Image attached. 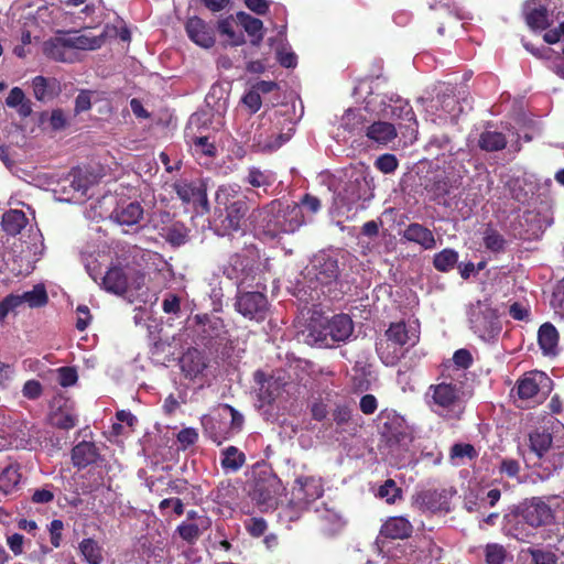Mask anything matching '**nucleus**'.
<instances>
[{
	"label": "nucleus",
	"instance_id": "nucleus-57",
	"mask_svg": "<svg viewBox=\"0 0 564 564\" xmlns=\"http://www.w3.org/2000/svg\"><path fill=\"white\" fill-rule=\"evenodd\" d=\"M401 490L392 479L384 481L378 490V496L384 499L388 503H394L400 497Z\"/></svg>",
	"mask_w": 564,
	"mask_h": 564
},
{
	"label": "nucleus",
	"instance_id": "nucleus-49",
	"mask_svg": "<svg viewBox=\"0 0 564 564\" xmlns=\"http://www.w3.org/2000/svg\"><path fill=\"white\" fill-rule=\"evenodd\" d=\"M364 123L362 113L349 109L343 115L340 126L349 133L356 134L364 130Z\"/></svg>",
	"mask_w": 564,
	"mask_h": 564
},
{
	"label": "nucleus",
	"instance_id": "nucleus-31",
	"mask_svg": "<svg viewBox=\"0 0 564 564\" xmlns=\"http://www.w3.org/2000/svg\"><path fill=\"white\" fill-rule=\"evenodd\" d=\"M246 463V455L236 446L220 452V466L226 474L237 473Z\"/></svg>",
	"mask_w": 564,
	"mask_h": 564
},
{
	"label": "nucleus",
	"instance_id": "nucleus-37",
	"mask_svg": "<svg viewBox=\"0 0 564 564\" xmlns=\"http://www.w3.org/2000/svg\"><path fill=\"white\" fill-rule=\"evenodd\" d=\"M381 532L387 538L404 539L411 534L412 525L403 517H393L383 524Z\"/></svg>",
	"mask_w": 564,
	"mask_h": 564
},
{
	"label": "nucleus",
	"instance_id": "nucleus-20",
	"mask_svg": "<svg viewBox=\"0 0 564 564\" xmlns=\"http://www.w3.org/2000/svg\"><path fill=\"white\" fill-rule=\"evenodd\" d=\"M316 512L321 522V529L326 535H336L346 527L347 521L338 510L324 506L317 509Z\"/></svg>",
	"mask_w": 564,
	"mask_h": 564
},
{
	"label": "nucleus",
	"instance_id": "nucleus-19",
	"mask_svg": "<svg viewBox=\"0 0 564 564\" xmlns=\"http://www.w3.org/2000/svg\"><path fill=\"white\" fill-rule=\"evenodd\" d=\"M178 198L184 203L199 205L208 209L207 194L203 185H196L187 182H177L173 185Z\"/></svg>",
	"mask_w": 564,
	"mask_h": 564
},
{
	"label": "nucleus",
	"instance_id": "nucleus-27",
	"mask_svg": "<svg viewBox=\"0 0 564 564\" xmlns=\"http://www.w3.org/2000/svg\"><path fill=\"white\" fill-rule=\"evenodd\" d=\"M269 44L275 48L276 58L283 67L291 68L296 66V55L290 48L283 30L279 32L275 39H270Z\"/></svg>",
	"mask_w": 564,
	"mask_h": 564
},
{
	"label": "nucleus",
	"instance_id": "nucleus-52",
	"mask_svg": "<svg viewBox=\"0 0 564 564\" xmlns=\"http://www.w3.org/2000/svg\"><path fill=\"white\" fill-rule=\"evenodd\" d=\"M247 182L253 187H267L274 182L273 175L268 171L251 167L247 175Z\"/></svg>",
	"mask_w": 564,
	"mask_h": 564
},
{
	"label": "nucleus",
	"instance_id": "nucleus-46",
	"mask_svg": "<svg viewBox=\"0 0 564 564\" xmlns=\"http://www.w3.org/2000/svg\"><path fill=\"white\" fill-rule=\"evenodd\" d=\"M478 144L485 151H499L506 147L507 140L501 132L484 131L480 134Z\"/></svg>",
	"mask_w": 564,
	"mask_h": 564
},
{
	"label": "nucleus",
	"instance_id": "nucleus-54",
	"mask_svg": "<svg viewBox=\"0 0 564 564\" xmlns=\"http://www.w3.org/2000/svg\"><path fill=\"white\" fill-rule=\"evenodd\" d=\"M23 303H28L30 307H40L46 304L47 294L43 285H35L33 290L22 294Z\"/></svg>",
	"mask_w": 564,
	"mask_h": 564
},
{
	"label": "nucleus",
	"instance_id": "nucleus-24",
	"mask_svg": "<svg viewBox=\"0 0 564 564\" xmlns=\"http://www.w3.org/2000/svg\"><path fill=\"white\" fill-rule=\"evenodd\" d=\"M207 367L206 358L199 350L188 349L181 358V368L186 377L196 378Z\"/></svg>",
	"mask_w": 564,
	"mask_h": 564
},
{
	"label": "nucleus",
	"instance_id": "nucleus-9",
	"mask_svg": "<svg viewBox=\"0 0 564 564\" xmlns=\"http://www.w3.org/2000/svg\"><path fill=\"white\" fill-rule=\"evenodd\" d=\"M145 284V275L130 268L112 265L102 278L101 285L109 292L123 295L128 292H139Z\"/></svg>",
	"mask_w": 564,
	"mask_h": 564
},
{
	"label": "nucleus",
	"instance_id": "nucleus-59",
	"mask_svg": "<svg viewBox=\"0 0 564 564\" xmlns=\"http://www.w3.org/2000/svg\"><path fill=\"white\" fill-rule=\"evenodd\" d=\"M23 303V297L17 294H10L0 302V321H3L7 315L19 307Z\"/></svg>",
	"mask_w": 564,
	"mask_h": 564
},
{
	"label": "nucleus",
	"instance_id": "nucleus-47",
	"mask_svg": "<svg viewBox=\"0 0 564 564\" xmlns=\"http://www.w3.org/2000/svg\"><path fill=\"white\" fill-rule=\"evenodd\" d=\"M236 24V20L234 17H228L218 22V31L223 36L227 37V43L230 45H240L245 42L243 34L241 32H236L234 26Z\"/></svg>",
	"mask_w": 564,
	"mask_h": 564
},
{
	"label": "nucleus",
	"instance_id": "nucleus-64",
	"mask_svg": "<svg viewBox=\"0 0 564 564\" xmlns=\"http://www.w3.org/2000/svg\"><path fill=\"white\" fill-rule=\"evenodd\" d=\"M198 440V433L193 427H186L178 432L177 441L182 445L183 448H186L196 443Z\"/></svg>",
	"mask_w": 564,
	"mask_h": 564
},
{
	"label": "nucleus",
	"instance_id": "nucleus-21",
	"mask_svg": "<svg viewBox=\"0 0 564 564\" xmlns=\"http://www.w3.org/2000/svg\"><path fill=\"white\" fill-rule=\"evenodd\" d=\"M533 530L534 528L524 522L520 512H511L503 518L505 533L519 541H529L534 534Z\"/></svg>",
	"mask_w": 564,
	"mask_h": 564
},
{
	"label": "nucleus",
	"instance_id": "nucleus-55",
	"mask_svg": "<svg viewBox=\"0 0 564 564\" xmlns=\"http://www.w3.org/2000/svg\"><path fill=\"white\" fill-rule=\"evenodd\" d=\"M196 319L202 325V333L205 337H216L220 334L223 328V322L218 317H208V316H196Z\"/></svg>",
	"mask_w": 564,
	"mask_h": 564
},
{
	"label": "nucleus",
	"instance_id": "nucleus-11",
	"mask_svg": "<svg viewBox=\"0 0 564 564\" xmlns=\"http://www.w3.org/2000/svg\"><path fill=\"white\" fill-rule=\"evenodd\" d=\"M338 272L337 260L326 252H318L305 268V278L310 281V286L316 289L318 285L332 284Z\"/></svg>",
	"mask_w": 564,
	"mask_h": 564
},
{
	"label": "nucleus",
	"instance_id": "nucleus-43",
	"mask_svg": "<svg viewBox=\"0 0 564 564\" xmlns=\"http://www.w3.org/2000/svg\"><path fill=\"white\" fill-rule=\"evenodd\" d=\"M78 550L86 562L89 564H101L104 561L102 549L97 541L88 538L84 539Z\"/></svg>",
	"mask_w": 564,
	"mask_h": 564
},
{
	"label": "nucleus",
	"instance_id": "nucleus-1",
	"mask_svg": "<svg viewBox=\"0 0 564 564\" xmlns=\"http://www.w3.org/2000/svg\"><path fill=\"white\" fill-rule=\"evenodd\" d=\"M259 230L269 239L281 238L297 231L305 223V216L296 203L272 200L251 214Z\"/></svg>",
	"mask_w": 564,
	"mask_h": 564
},
{
	"label": "nucleus",
	"instance_id": "nucleus-29",
	"mask_svg": "<svg viewBox=\"0 0 564 564\" xmlns=\"http://www.w3.org/2000/svg\"><path fill=\"white\" fill-rule=\"evenodd\" d=\"M98 457L94 443L80 442L72 451V460L75 467L85 468L96 462Z\"/></svg>",
	"mask_w": 564,
	"mask_h": 564
},
{
	"label": "nucleus",
	"instance_id": "nucleus-26",
	"mask_svg": "<svg viewBox=\"0 0 564 564\" xmlns=\"http://www.w3.org/2000/svg\"><path fill=\"white\" fill-rule=\"evenodd\" d=\"M93 181L90 176L83 172L82 170L73 171L69 174V191L72 195L68 197V200L80 202L83 200L87 194Z\"/></svg>",
	"mask_w": 564,
	"mask_h": 564
},
{
	"label": "nucleus",
	"instance_id": "nucleus-12",
	"mask_svg": "<svg viewBox=\"0 0 564 564\" xmlns=\"http://www.w3.org/2000/svg\"><path fill=\"white\" fill-rule=\"evenodd\" d=\"M558 499L557 496H551L547 500L532 498L522 505L519 512L522 514L524 522L531 528L547 525L553 521V508L558 506Z\"/></svg>",
	"mask_w": 564,
	"mask_h": 564
},
{
	"label": "nucleus",
	"instance_id": "nucleus-18",
	"mask_svg": "<svg viewBox=\"0 0 564 564\" xmlns=\"http://www.w3.org/2000/svg\"><path fill=\"white\" fill-rule=\"evenodd\" d=\"M388 340L402 346H414L419 340V329L415 323L405 324L403 322L393 323L386 332Z\"/></svg>",
	"mask_w": 564,
	"mask_h": 564
},
{
	"label": "nucleus",
	"instance_id": "nucleus-15",
	"mask_svg": "<svg viewBox=\"0 0 564 564\" xmlns=\"http://www.w3.org/2000/svg\"><path fill=\"white\" fill-rule=\"evenodd\" d=\"M289 123L290 127L288 128V132L279 133L276 135L275 132L269 133L268 131L257 129L253 135L249 139L251 142V148L258 152H267L279 149L291 138V133L293 131V122L290 121Z\"/></svg>",
	"mask_w": 564,
	"mask_h": 564
},
{
	"label": "nucleus",
	"instance_id": "nucleus-16",
	"mask_svg": "<svg viewBox=\"0 0 564 564\" xmlns=\"http://www.w3.org/2000/svg\"><path fill=\"white\" fill-rule=\"evenodd\" d=\"M256 259L248 253H236L224 268V274L230 280L243 281L252 274Z\"/></svg>",
	"mask_w": 564,
	"mask_h": 564
},
{
	"label": "nucleus",
	"instance_id": "nucleus-25",
	"mask_svg": "<svg viewBox=\"0 0 564 564\" xmlns=\"http://www.w3.org/2000/svg\"><path fill=\"white\" fill-rule=\"evenodd\" d=\"M111 217L121 226H133L142 219L143 208L137 202L123 204L115 209Z\"/></svg>",
	"mask_w": 564,
	"mask_h": 564
},
{
	"label": "nucleus",
	"instance_id": "nucleus-39",
	"mask_svg": "<svg viewBox=\"0 0 564 564\" xmlns=\"http://www.w3.org/2000/svg\"><path fill=\"white\" fill-rule=\"evenodd\" d=\"M6 105L9 108L15 109L22 118H26L32 113L31 101L25 97L24 91L20 87H13L10 90Z\"/></svg>",
	"mask_w": 564,
	"mask_h": 564
},
{
	"label": "nucleus",
	"instance_id": "nucleus-40",
	"mask_svg": "<svg viewBox=\"0 0 564 564\" xmlns=\"http://www.w3.org/2000/svg\"><path fill=\"white\" fill-rule=\"evenodd\" d=\"M237 21L238 23L245 29V31L254 39L252 40V43L254 45H259L260 42L263 39V23L261 20L253 18L249 15L246 12H238L237 13Z\"/></svg>",
	"mask_w": 564,
	"mask_h": 564
},
{
	"label": "nucleus",
	"instance_id": "nucleus-7",
	"mask_svg": "<svg viewBox=\"0 0 564 564\" xmlns=\"http://www.w3.org/2000/svg\"><path fill=\"white\" fill-rule=\"evenodd\" d=\"M468 316L470 328L484 341H491L500 334L499 316L488 301H477L471 304Z\"/></svg>",
	"mask_w": 564,
	"mask_h": 564
},
{
	"label": "nucleus",
	"instance_id": "nucleus-62",
	"mask_svg": "<svg viewBox=\"0 0 564 564\" xmlns=\"http://www.w3.org/2000/svg\"><path fill=\"white\" fill-rule=\"evenodd\" d=\"M57 381L62 387H70L77 381V372L74 368L62 367L57 370Z\"/></svg>",
	"mask_w": 564,
	"mask_h": 564
},
{
	"label": "nucleus",
	"instance_id": "nucleus-38",
	"mask_svg": "<svg viewBox=\"0 0 564 564\" xmlns=\"http://www.w3.org/2000/svg\"><path fill=\"white\" fill-rule=\"evenodd\" d=\"M241 200H246V197L240 194V186L237 184L221 185L216 192L217 209H226L235 202Z\"/></svg>",
	"mask_w": 564,
	"mask_h": 564
},
{
	"label": "nucleus",
	"instance_id": "nucleus-4",
	"mask_svg": "<svg viewBox=\"0 0 564 564\" xmlns=\"http://www.w3.org/2000/svg\"><path fill=\"white\" fill-rule=\"evenodd\" d=\"M425 401L435 414L447 420H458L465 411L466 398L460 386L441 382L429 387Z\"/></svg>",
	"mask_w": 564,
	"mask_h": 564
},
{
	"label": "nucleus",
	"instance_id": "nucleus-51",
	"mask_svg": "<svg viewBox=\"0 0 564 564\" xmlns=\"http://www.w3.org/2000/svg\"><path fill=\"white\" fill-rule=\"evenodd\" d=\"M458 253L453 249H444L434 256L433 264L436 270L446 272L454 268Z\"/></svg>",
	"mask_w": 564,
	"mask_h": 564
},
{
	"label": "nucleus",
	"instance_id": "nucleus-58",
	"mask_svg": "<svg viewBox=\"0 0 564 564\" xmlns=\"http://www.w3.org/2000/svg\"><path fill=\"white\" fill-rule=\"evenodd\" d=\"M485 557L487 564H502L506 558V550L497 543L488 544L485 550Z\"/></svg>",
	"mask_w": 564,
	"mask_h": 564
},
{
	"label": "nucleus",
	"instance_id": "nucleus-8",
	"mask_svg": "<svg viewBox=\"0 0 564 564\" xmlns=\"http://www.w3.org/2000/svg\"><path fill=\"white\" fill-rule=\"evenodd\" d=\"M553 389L551 378L542 371L527 372L517 382V394L521 406H534L542 403Z\"/></svg>",
	"mask_w": 564,
	"mask_h": 564
},
{
	"label": "nucleus",
	"instance_id": "nucleus-60",
	"mask_svg": "<svg viewBox=\"0 0 564 564\" xmlns=\"http://www.w3.org/2000/svg\"><path fill=\"white\" fill-rule=\"evenodd\" d=\"M375 165L382 173L389 174L397 170L398 160L393 154H383L376 160Z\"/></svg>",
	"mask_w": 564,
	"mask_h": 564
},
{
	"label": "nucleus",
	"instance_id": "nucleus-6",
	"mask_svg": "<svg viewBox=\"0 0 564 564\" xmlns=\"http://www.w3.org/2000/svg\"><path fill=\"white\" fill-rule=\"evenodd\" d=\"M354 330L352 321L346 314H338L325 322H315L308 330L306 341L317 347H333L347 340Z\"/></svg>",
	"mask_w": 564,
	"mask_h": 564
},
{
	"label": "nucleus",
	"instance_id": "nucleus-41",
	"mask_svg": "<svg viewBox=\"0 0 564 564\" xmlns=\"http://www.w3.org/2000/svg\"><path fill=\"white\" fill-rule=\"evenodd\" d=\"M28 219L22 210L11 209L3 214L2 228L9 235H18L26 225Z\"/></svg>",
	"mask_w": 564,
	"mask_h": 564
},
{
	"label": "nucleus",
	"instance_id": "nucleus-17",
	"mask_svg": "<svg viewBox=\"0 0 564 564\" xmlns=\"http://www.w3.org/2000/svg\"><path fill=\"white\" fill-rule=\"evenodd\" d=\"M186 33L188 37L197 45L209 48L215 43V34L213 29L200 18L192 17L187 20Z\"/></svg>",
	"mask_w": 564,
	"mask_h": 564
},
{
	"label": "nucleus",
	"instance_id": "nucleus-3",
	"mask_svg": "<svg viewBox=\"0 0 564 564\" xmlns=\"http://www.w3.org/2000/svg\"><path fill=\"white\" fill-rule=\"evenodd\" d=\"M373 178L366 172L351 174L341 191L335 196L338 215L354 217L373 197Z\"/></svg>",
	"mask_w": 564,
	"mask_h": 564
},
{
	"label": "nucleus",
	"instance_id": "nucleus-34",
	"mask_svg": "<svg viewBox=\"0 0 564 564\" xmlns=\"http://www.w3.org/2000/svg\"><path fill=\"white\" fill-rule=\"evenodd\" d=\"M390 115L394 119H400L410 122L406 128L410 130V135L415 138L417 121L412 107L408 101L400 98L394 100V105L390 106Z\"/></svg>",
	"mask_w": 564,
	"mask_h": 564
},
{
	"label": "nucleus",
	"instance_id": "nucleus-28",
	"mask_svg": "<svg viewBox=\"0 0 564 564\" xmlns=\"http://www.w3.org/2000/svg\"><path fill=\"white\" fill-rule=\"evenodd\" d=\"M225 212L226 216L223 220L224 229L227 231H236L241 228L245 216L248 212L247 202H235L230 207L226 208Z\"/></svg>",
	"mask_w": 564,
	"mask_h": 564
},
{
	"label": "nucleus",
	"instance_id": "nucleus-22",
	"mask_svg": "<svg viewBox=\"0 0 564 564\" xmlns=\"http://www.w3.org/2000/svg\"><path fill=\"white\" fill-rule=\"evenodd\" d=\"M525 20L534 31L547 29L554 21L553 13L541 2H532L527 7Z\"/></svg>",
	"mask_w": 564,
	"mask_h": 564
},
{
	"label": "nucleus",
	"instance_id": "nucleus-32",
	"mask_svg": "<svg viewBox=\"0 0 564 564\" xmlns=\"http://www.w3.org/2000/svg\"><path fill=\"white\" fill-rule=\"evenodd\" d=\"M366 135L378 144H387L397 137V130L392 123L378 121L367 127Z\"/></svg>",
	"mask_w": 564,
	"mask_h": 564
},
{
	"label": "nucleus",
	"instance_id": "nucleus-13",
	"mask_svg": "<svg viewBox=\"0 0 564 564\" xmlns=\"http://www.w3.org/2000/svg\"><path fill=\"white\" fill-rule=\"evenodd\" d=\"M283 490L281 480L275 475L269 474L257 480L252 498L260 507L267 510L278 505V499Z\"/></svg>",
	"mask_w": 564,
	"mask_h": 564
},
{
	"label": "nucleus",
	"instance_id": "nucleus-36",
	"mask_svg": "<svg viewBox=\"0 0 564 564\" xmlns=\"http://www.w3.org/2000/svg\"><path fill=\"white\" fill-rule=\"evenodd\" d=\"M45 53L53 59L59 62H72L73 51L66 45L64 36L54 37L44 44Z\"/></svg>",
	"mask_w": 564,
	"mask_h": 564
},
{
	"label": "nucleus",
	"instance_id": "nucleus-10",
	"mask_svg": "<svg viewBox=\"0 0 564 564\" xmlns=\"http://www.w3.org/2000/svg\"><path fill=\"white\" fill-rule=\"evenodd\" d=\"M324 494L322 477L316 475H297L291 489L290 502L299 508L306 509L312 502Z\"/></svg>",
	"mask_w": 564,
	"mask_h": 564
},
{
	"label": "nucleus",
	"instance_id": "nucleus-56",
	"mask_svg": "<svg viewBox=\"0 0 564 564\" xmlns=\"http://www.w3.org/2000/svg\"><path fill=\"white\" fill-rule=\"evenodd\" d=\"M189 143L193 152L197 155L214 156L216 153V148L208 137H193Z\"/></svg>",
	"mask_w": 564,
	"mask_h": 564
},
{
	"label": "nucleus",
	"instance_id": "nucleus-44",
	"mask_svg": "<svg viewBox=\"0 0 564 564\" xmlns=\"http://www.w3.org/2000/svg\"><path fill=\"white\" fill-rule=\"evenodd\" d=\"M477 457V451L471 444L457 443L451 447L449 460L454 466H460L466 460H471Z\"/></svg>",
	"mask_w": 564,
	"mask_h": 564
},
{
	"label": "nucleus",
	"instance_id": "nucleus-35",
	"mask_svg": "<svg viewBox=\"0 0 564 564\" xmlns=\"http://www.w3.org/2000/svg\"><path fill=\"white\" fill-rule=\"evenodd\" d=\"M33 95L39 101L53 98L59 90L58 82L55 78L36 76L32 80Z\"/></svg>",
	"mask_w": 564,
	"mask_h": 564
},
{
	"label": "nucleus",
	"instance_id": "nucleus-61",
	"mask_svg": "<svg viewBox=\"0 0 564 564\" xmlns=\"http://www.w3.org/2000/svg\"><path fill=\"white\" fill-rule=\"evenodd\" d=\"M43 393V387L37 380H28L22 388V394L29 400L39 399Z\"/></svg>",
	"mask_w": 564,
	"mask_h": 564
},
{
	"label": "nucleus",
	"instance_id": "nucleus-50",
	"mask_svg": "<svg viewBox=\"0 0 564 564\" xmlns=\"http://www.w3.org/2000/svg\"><path fill=\"white\" fill-rule=\"evenodd\" d=\"M482 241L486 249L492 252H501L505 250L507 241L503 236L496 229L488 227L482 234Z\"/></svg>",
	"mask_w": 564,
	"mask_h": 564
},
{
	"label": "nucleus",
	"instance_id": "nucleus-42",
	"mask_svg": "<svg viewBox=\"0 0 564 564\" xmlns=\"http://www.w3.org/2000/svg\"><path fill=\"white\" fill-rule=\"evenodd\" d=\"M161 236L173 246L184 245L188 239V229L184 224L175 221L161 229Z\"/></svg>",
	"mask_w": 564,
	"mask_h": 564
},
{
	"label": "nucleus",
	"instance_id": "nucleus-14",
	"mask_svg": "<svg viewBox=\"0 0 564 564\" xmlns=\"http://www.w3.org/2000/svg\"><path fill=\"white\" fill-rule=\"evenodd\" d=\"M237 311L249 319L263 321L268 311V300L260 292H246L237 296Z\"/></svg>",
	"mask_w": 564,
	"mask_h": 564
},
{
	"label": "nucleus",
	"instance_id": "nucleus-5",
	"mask_svg": "<svg viewBox=\"0 0 564 564\" xmlns=\"http://www.w3.org/2000/svg\"><path fill=\"white\" fill-rule=\"evenodd\" d=\"M202 425L205 435L221 445L241 431L243 416L232 406L221 404L212 414L202 417Z\"/></svg>",
	"mask_w": 564,
	"mask_h": 564
},
{
	"label": "nucleus",
	"instance_id": "nucleus-2",
	"mask_svg": "<svg viewBox=\"0 0 564 564\" xmlns=\"http://www.w3.org/2000/svg\"><path fill=\"white\" fill-rule=\"evenodd\" d=\"M547 423L551 425L553 434L546 431H534L529 435L530 449L545 464V470L550 474L562 466L564 454V425L554 417Z\"/></svg>",
	"mask_w": 564,
	"mask_h": 564
},
{
	"label": "nucleus",
	"instance_id": "nucleus-48",
	"mask_svg": "<svg viewBox=\"0 0 564 564\" xmlns=\"http://www.w3.org/2000/svg\"><path fill=\"white\" fill-rule=\"evenodd\" d=\"M66 40V45L73 50H96L101 45V39L99 37H89L86 35H66L64 36Z\"/></svg>",
	"mask_w": 564,
	"mask_h": 564
},
{
	"label": "nucleus",
	"instance_id": "nucleus-23",
	"mask_svg": "<svg viewBox=\"0 0 564 564\" xmlns=\"http://www.w3.org/2000/svg\"><path fill=\"white\" fill-rule=\"evenodd\" d=\"M403 238L408 241L420 245L425 250L436 247V240L433 232L421 224H410L403 231Z\"/></svg>",
	"mask_w": 564,
	"mask_h": 564
},
{
	"label": "nucleus",
	"instance_id": "nucleus-33",
	"mask_svg": "<svg viewBox=\"0 0 564 564\" xmlns=\"http://www.w3.org/2000/svg\"><path fill=\"white\" fill-rule=\"evenodd\" d=\"M210 524L212 521L209 518L198 517L197 522L181 523L177 527L176 531L184 541L188 543H194L200 536V534L210 527Z\"/></svg>",
	"mask_w": 564,
	"mask_h": 564
},
{
	"label": "nucleus",
	"instance_id": "nucleus-63",
	"mask_svg": "<svg viewBox=\"0 0 564 564\" xmlns=\"http://www.w3.org/2000/svg\"><path fill=\"white\" fill-rule=\"evenodd\" d=\"M242 102L250 110L251 113L257 112L261 108V105H262L261 96L253 88H251L242 97Z\"/></svg>",
	"mask_w": 564,
	"mask_h": 564
},
{
	"label": "nucleus",
	"instance_id": "nucleus-45",
	"mask_svg": "<svg viewBox=\"0 0 564 564\" xmlns=\"http://www.w3.org/2000/svg\"><path fill=\"white\" fill-rule=\"evenodd\" d=\"M21 474L15 466H7L0 471V491L4 495L12 494L19 486Z\"/></svg>",
	"mask_w": 564,
	"mask_h": 564
},
{
	"label": "nucleus",
	"instance_id": "nucleus-53",
	"mask_svg": "<svg viewBox=\"0 0 564 564\" xmlns=\"http://www.w3.org/2000/svg\"><path fill=\"white\" fill-rule=\"evenodd\" d=\"M281 392V384L276 379L270 378L261 382L259 398L267 403L273 401Z\"/></svg>",
	"mask_w": 564,
	"mask_h": 564
},
{
	"label": "nucleus",
	"instance_id": "nucleus-30",
	"mask_svg": "<svg viewBox=\"0 0 564 564\" xmlns=\"http://www.w3.org/2000/svg\"><path fill=\"white\" fill-rule=\"evenodd\" d=\"M538 341L544 355H556L558 333L551 323H544L540 326Z\"/></svg>",
	"mask_w": 564,
	"mask_h": 564
}]
</instances>
